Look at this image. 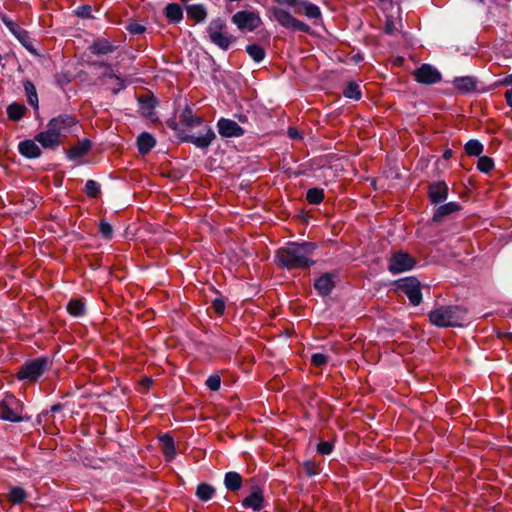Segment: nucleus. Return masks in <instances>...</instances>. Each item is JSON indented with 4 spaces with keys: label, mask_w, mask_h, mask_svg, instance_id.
Instances as JSON below:
<instances>
[{
    "label": "nucleus",
    "mask_w": 512,
    "mask_h": 512,
    "mask_svg": "<svg viewBox=\"0 0 512 512\" xmlns=\"http://www.w3.org/2000/svg\"><path fill=\"white\" fill-rule=\"evenodd\" d=\"M77 123L76 119L70 115L63 114L57 117L52 118L47 127L49 129L54 128V133L61 139L62 137H66L73 126Z\"/></svg>",
    "instance_id": "9"
},
{
    "label": "nucleus",
    "mask_w": 512,
    "mask_h": 512,
    "mask_svg": "<svg viewBox=\"0 0 512 512\" xmlns=\"http://www.w3.org/2000/svg\"><path fill=\"white\" fill-rule=\"evenodd\" d=\"M221 385V378L219 375H211L206 380V386L211 391H218Z\"/></svg>",
    "instance_id": "47"
},
{
    "label": "nucleus",
    "mask_w": 512,
    "mask_h": 512,
    "mask_svg": "<svg viewBox=\"0 0 512 512\" xmlns=\"http://www.w3.org/2000/svg\"><path fill=\"white\" fill-rule=\"evenodd\" d=\"M76 15L81 18H91L92 8L89 5H82L76 9Z\"/></svg>",
    "instance_id": "51"
},
{
    "label": "nucleus",
    "mask_w": 512,
    "mask_h": 512,
    "mask_svg": "<svg viewBox=\"0 0 512 512\" xmlns=\"http://www.w3.org/2000/svg\"><path fill=\"white\" fill-rule=\"evenodd\" d=\"M396 288L399 292L408 297L412 305L418 306L422 302L421 284L415 277H406L397 280Z\"/></svg>",
    "instance_id": "5"
},
{
    "label": "nucleus",
    "mask_w": 512,
    "mask_h": 512,
    "mask_svg": "<svg viewBox=\"0 0 512 512\" xmlns=\"http://www.w3.org/2000/svg\"><path fill=\"white\" fill-rule=\"evenodd\" d=\"M212 308L214 309L216 314L222 315L225 310L224 300L221 298H215L212 302Z\"/></svg>",
    "instance_id": "52"
},
{
    "label": "nucleus",
    "mask_w": 512,
    "mask_h": 512,
    "mask_svg": "<svg viewBox=\"0 0 512 512\" xmlns=\"http://www.w3.org/2000/svg\"><path fill=\"white\" fill-rule=\"evenodd\" d=\"M465 152L469 156H479L483 152V145L478 140H469L465 144Z\"/></svg>",
    "instance_id": "42"
},
{
    "label": "nucleus",
    "mask_w": 512,
    "mask_h": 512,
    "mask_svg": "<svg viewBox=\"0 0 512 512\" xmlns=\"http://www.w3.org/2000/svg\"><path fill=\"white\" fill-rule=\"evenodd\" d=\"M328 357L322 353H315L311 357V363L314 366L321 367L327 363Z\"/></svg>",
    "instance_id": "49"
},
{
    "label": "nucleus",
    "mask_w": 512,
    "mask_h": 512,
    "mask_svg": "<svg viewBox=\"0 0 512 512\" xmlns=\"http://www.w3.org/2000/svg\"><path fill=\"white\" fill-rule=\"evenodd\" d=\"M324 199V190L321 188H311L306 193V200L308 203L317 205Z\"/></svg>",
    "instance_id": "40"
},
{
    "label": "nucleus",
    "mask_w": 512,
    "mask_h": 512,
    "mask_svg": "<svg viewBox=\"0 0 512 512\" xmlns=\"http://www.w3.org/2000/svg\"><path fill=\"white\" fill-rule=\"evenodd\" d=\"M23 86H24V90H25V93H26V96H27L28 103L34 109L37 110L39 105H38V95H37V91H36L35 85L31 81L26 80V81H24Z\"/></svg>",
    "instance_id": "32"
},
{
    "label": "nucleus",
    "mask_w": 512,
    "mask_h": 512,
    "mask_svg": "<svg viewBox=\"0 0 512 512\" xmlns=\"http://www.w3.org/2000/svg\"><path fill=\"white\" fill-rule=\"evenodd\" d=\"M187 15L196 22H201L206 18L207 13L203 5L193 4L187 7Z\"/></svg>",
    "instance_id": "34"
},
{
    "label": "nucleus",
    "mask_w": 512,
    "mask_h": 512,
    "mask_svg": "<svg viewBox=\"0 0 512 512\" xmlns=\"http://www.w3.org/2000/svg\"><path fill=\"white\" fill-rule=\"evenodd\" d=\"M18 150L21 155L26 158H38L41 155V150L33 140L21 141L18 145Z\"/></svg>",
    "instance_id": "21"
},
{
    "label": "nucleus",
    "mask_w": 512,
    "mask_h": 512,
    "mask_svg": "<svg viewBox=\"0 0 512 512\" xmlns=\"http://www.w3.org/2000/svg\"><path fill=\"white\" fill-rule=\"evenodd\" d=\"M224 484L229 491H238L242 486V477L237 472H227L224 477Z\"/></svg>",
    "instance_id": "29"
},
{
    "label": "nucleus",
    "mask_w": 512,
    "mask_h": 512,
    "mask_svg": "<svg viewBox=\"0 0 512 512\" xmlns=\"http://www.w3.org/2000/svg\"><path fill=\"white\" fill-rule=\"evenodd\" d=\"M274 17L281 26L287 29L306 33L310 31V27L306 23L296 19L292 14L284 9H275Z\"/></svg>",
    "instance_id": "8"
},
{
    "label": "nucleus",
    "mask_w": 512,
    "mask_h": 512,
    "mask_svg": "<svg viewBox=\"0 0 512 512\" xmlns=\"http://www.w3.org/2000/svg\"><path fill=\"white\" fill-rule=\"evenodd\" d=\"M246 52L255 62H261L265 57L264 49L257 44L248 45L246 47Z\"/></svg>",
    "instance_id": "41"
},
{
    "label": "nucleus",
    "mask_w": 512,
    "mask_h": 512,
    "mask_svg": "<svg viewBox=\"0 0 512 512\" xmlns=\"http://www.w3.org/2000/svg\"><path fill=\"white\" fill-rule=\"evenodd\" d=\"M226 30V22L221 18L214 19L210 22L207 32L209 38H212Z\"/></svg>",
    "instance_id": "36"
},
{
    "label": "nucleus",
    "mask_w": 512,
    "mask_h": 512,
    "mask_svg": "<svg viewBox=\"0 0 512 512\" xmlns=\"http://www.w3.org/2000/svg\"><path fill=\"white\" fill-rule=\"evenodd\" d=\"M288 135L292 139H296L299 137V133H298L297 129L292 128V127L288 129Z\"/></svg>",
    "instance_id": "55"
},
{
    "label": "nucleus",
    "mask_w": 512,
    "mask_h": 512,
    "mask_svg": "<svg viewBox=\"0 0 512 512\" xmlns=\"http://www.w3.org/2000/svg\"><path fill=\"white\" fill-rule=\"evenodd\" d=\"M155 103V100L148 95H142L139 97L140 110L145 116H150L152 114V111L155 108Z\"/></svg>",
    "instance_id": "37"
},
{
    "label": "nucleus",
    "mask_w": 512,
    "mask_h": 512,
    "mask_svg": "<svg viewBox=\"0 0 512 512\" xmlns=\"http://www.w3.org/2000/svg\"><path fill=\"white\" fill-rule=\"evenodd\" d=\"M303 469L308 476H315L320 473L319 466L313 461H306L303 464Z\"/></svg>",
    "instance_id": "46"
},
{
    "label": "nucleus",
    "mask_w": 512,
    "mask_h": 512,
    "mask_svg": "<svg viewBox=\"0 0 512 512\" xmlns=\"http://www.w3.org/2000/svg\"><path fill=\"white\" fill-rule=\"evenodd\" d=\"M99 232L105 239H111L113 236V228L107 221H100Z\"/></svg>",
    "instance_id": "45"
},
{
    "label": "nucleus",
    "mask_w": 512,
    "mask_h": 512,
    "mask_svg": "<svg viewBox=\"0 0 512 512\" xmlns=\"http://www.w3.org/2000/svg\"><path fill=\"white\" fill-rule=\"evenodd\" d=\"M211 42L220 47L223 50H228L229 47L236 41V38L227 33L226 30L212 38H210Z\"/></svg>",
    "instance_id": "30"
},
{
    "label": "nucleus",
    "mask_w": 512,
    "mask_h": 512,
    "mask_svg": "<svg viewBox=\"0 0 512 512\" xmlns=\"http://www.w3.org/2000/svg\"><path fill=\"white\" fill-rule=\"evenodd\" d=\"M91 149V142L87 139L71 147L68 151L69 159H77L86 155Z\"/></svg>",
    "instance_id": "28"
},
{
    "label": "nucleus",
    "mask_w": 512,
    "mask_h": 512,
    "mask_svg": "<svg viewBox=\"0 0 512 512\" xmlns=\"http://www.w3.org/2000/svg\"><path fill=\"white\" fill-rule=\"evenodd\" d=\"M143 384H144V385H146V386H149V385L151 384V380H150V379H148V378H145V379L143 380Z\"/></svg>",
    "instance_id": "58"
},
{
    "label": "nucleus",
    "mask_w": 512,
    "mask_h": 512,
    "mask_svg": "<svg viewBox=\"0 0 512 512\" xmlns=\"http://www.w3.org/2000/svg\"><path fill=\"white\" fill-rule=\"evenodd\" d=\"M232 22L239 30L252 32L260 26L261 18L256 12L243 10L232 16Z\"/></svg>",
    "instance_id": "7"
},
{
    "label": "nucleus",
    "mask_w": 512,
    "mask_h": 512,
    "mask_svg": "<svg viewBox=\"0 0 512 512\" xmlns=\"http://www.w3.org/2000/svg\"><path fill=\"white\" fill-rule=\"evenodd\" d=\"M1 20L9 31L19 40V42L28 50L32 48L31 38L26 30L11 20L8 16L2 15Z\"/></svg>",
    "instance_id": "12"
},
{
    "label": "nucleus",
    "mask_w": 512,
    "mask_h": 512,
    "mask_svg": "<svg viewBox=\"0 0 512 512\" xmlns=\"http://www.w3.org/2000/svg\"><path fill=\"white\" fill-rule=\"evenodd\" d=\"M5 498L12 506L21 505L27 500L28 492L20 486H10Z\"/></svg>",
    "instance_id": "19"
},
{
    "label": "nucleus",
    "mask_w": 512,
    "mask_h": 512,
    "mask_svg": "<svg viewBox=\"0 0 512 512\" xmlns=\"http://www.w3.org/2000/svg\"><path fill=\"white\" fill-rule=\"evenodd\" d=\"M467 310L458 305L441 306L429 313V321L437 327H460L466 322Z\"/></svg>",
    "instance_id": "2"
},
{
    "label": "nucleus",
    "mask_w": 512,
    "mask_h": 512,
    "mask_svg": "<svg viewBox=\"0 0 512 512\" xmlns=\"http://www.w3.org/2000/svg\"><path fill=\"white\" fill-rule=\"evenodd\" d=\"M165 15L172 23H178L183 18V11L179 4L170 3L165 8Z\"/></svg>",
    "instance_id": "31"
},
{
    "label": "nucleus",
    "mask_w": 512,
    "mask_h": 512,
    "mask_svg": "<svg viewBox=\"0 0 512 512\" xmlns=\"http://www.w3.org/2000/svg\"><path fill=\"white\" fill-rule=\"evenodd\" d=\"M333 451V444L328 441H321L317 445V452L322 455H329Z\"/></svg>",
    "instance_id": "48"
},
{
    "label": "nucleus",
    "mask_w": 512,
    "mask_h": 512,
    "mask_svg": "<svg viewBox=\"0 0 512 512\" xmlns=\"http://www.w3.org/2000/svg\"><path fill=\"white\" fill-rule=\"evenodd\" d=\"M461 208L462 207L458 202H449L440 205L436 208L432 220L434 222H441L445 217L449 216L450 214L460 211Z\"/></svg>",
    "instance_id": "18"
},
{
    "label": "nucleus",
    "mask_w": 512,
    "mask_h": 512,
    "mask_svg": "<svg viewBox=\"0 0 512 512\" xmlns=\"http://www.w3.org/2000/svg\"><path fill=\"white\" fill-rule=\"evenodd\" d=\"M334 281L331 274L326 273L315 280L314 287L318 293L322 296H326L331 293L334 288Z\"/></svg>",
    "instance_id": "20"
},
{
    "label": "nucleus",
    "mask_w": 512,
    "mask_h": 512,
    "mask_svg": "<svg viewBox=\"0 0 512 512\" xmlns=\"http://www.w3.org/2000/svg\"><path fill=\"white\" fill-rule=\"evenodd\" d=\"M156 145L155 138L148 132L141 133L137 138V146L140 154H147Z\"/></svg>",
    "instance_id": "25"
},
{
    "label": "nucleus",
    "mask_w": 512,
    "mask_h": 512,
    "mask_svg": "<svg viewBox=\"0 0 512 512\" xmlns=\"http://www.w3.org/2000/svg\"><path fill=\"white\" fill-rule=\"evenodd\" d=\"M414 77L418 83L435 84L441 80L440 72L429 64H422L414 72Z\"/></svg>",
    "instance_id": "10"
},
{
    "label": "nucleus",
    "mask_w": 512,
    "mask_h": 512,
    "mask_svg": "<svg viewBox=\"0 0 512 512\" xmlns=\"http://www.w3.org/2000/svg\"><path fill=\"white\" fill-rule=\"evenodd\" d=\"M85 193L88 197L97 198L101 194L99 183L95 180H88L85 184Z\"/></svg>",
    "instance_id": "43"
},
{
    "label": "nucleus",
    "mask_w": 512,
    "mask_h": 512,
    "mask_svg": "<svg viewBox=\"0 0 512 512\" xmlns=\"http://www.w3.org/2000/svg\"><path fill=\"white\" fill-rule=\"evenodd\" d=\"M159 441L161 443L162 452L165 456V459L167 461L172 460L176 455V449L173 438L168 434H164L159 438Z\"/></svg>",
    "instance_id": "26"
},
{
    "label": "nucleus",
    "mask_w": 512,
    "mask_h": 512,
    "mask_svg": "<svg viewBox=\"0 0 512 512\" xmlns=\"http://www.w3.org/2000/svg\"><path fill=\"white\" fill-rule=\"evenodd\" d=\"M127 30L130 34L141 35L146 31V28L142 24L134 22V23H130L127 26Z\"/></svg>",
    "instance_id": "50"
},
{
    "label": "nucleus",
    "mask_w": 512,
    "mask_h": 512,
    "mask_svg": "<svg viewBox=\"0 0 512 512\" xmlns=\"http://www.w3.org/2000/svg\"><path fill=\"white\" fill-rule=\"evenodd\" d=\"M52 365V361L48 357L35 358L26 361L19 367L17 378L34 382L38 380Z\"/></svg>",
    "instance_id": "3"
},
{
    "label": "nucleus",
    "mask_w": 512,
    "mask_h": 512,
    "mask_svg": "<svg viewBox=\"0 0 512 512\" xmlns=\"http://www.w3.org/2000/svg\"><path fill=\"white\" fill-rule=\"evenodd\" d=\"M504 84L508 85V84H512V74L508 75L505 79H504Z\"/></svg>",
    "instance_id": "57"
},
{
    "label": "nucleus",
    "mask_w": 512,
    "mask_h": 512,
    "mask_svg": "<svg viewBox=\"0 0 512 512\" xmlns=\"http://www.w3.org/2000/svg\"><path fill=\"white\" fill-rule=\"evenodd\" d=\"M263 502V494L261 490L257 488L242 501V505L246 508H252L254 511H259L263 508Z\"/></svg>",
    "instance_id": "22"
},
{
    "label": "nucleus",
    "mask_w": 512,
    "mask_h": 512,
    "mask_svg": "<svg viewBox=\"0 0 512 512\" xmlns=\"http://www.w3.org/2000/svg\"><path fill=\"white\" fill-rule=\"evenodd\" d=\"M35 141L40 143L42 147L53 149L60 145L61 139L54 133V128L40 132L35 136Z\"/></svg>",
    "instance_id": "16"
},
{
    "label": "nucleus",
    "mask_w": 512,
    "mask_h": 512,
    "mask_svg": "<svg viewBox=\"0 0 512 512\" xmlns=\"http://www.w3.org/2000/svg\"><path fill=\"white\" fill-rule=\"evenodd\" d=\"M25 110L26 108L23 105L12 103L7 107V115L10 120L19 121L23 117Z\"/></svg>",
    "instance_id": "39"
},
{
    "label": "nucleus",
    "mask_w": 512,
    "mask_h": 512,
    "mask_svg": "<svg viewBox=\"0 0 512 512\" xmlns=\"http://www.w3.org/2000/svg\"><path fill=\"white\" fill-rule=\"evenodd\" d=\"M100 65L107 67V71L104 72L101 77L103 83L108 85L109 89L114 94L123 90L125 88L124 80L120 76L116 75L108 64L101 63Z\"/></svg>",
    "instance_id": "15"
},
{
    "label": "nucleus",
    "mask_w": 512,
    "mask_h": 512,
    "mask_svg": "<svg viewBox=\"0 0 512 512\" xmlns=\"http://www.w3.org/2000/svg\"><path fill=\"white\" fill-rule=\"evenodd\" d=\"M117 46L105 38H97L90 45L89 50L93 55H108L116 50Z\"/></svg>",
    "instance_id": "17"
},
{
    "label": "nucleus",
    "mask_w": 512,
    "mask_h": 512,
    "mask_svg": "<svg viewBox=\"0 0 512 512\" xmlns=\"http://www.w3.org/2000/svg\"><path fill=\"white\" fill-rule=\"evenodd\" d=\"M388 262V270L392 274L409 271L413 269L416 264L415 259L410 254L403 251L393 253Z\"/></svg>",
    "instance_id": "6"
},
{
    "label": "nucleus",
    "mask_w": 512,
    "mask_h": 512,
    "mask_svg": "<svg viewBox=\"0 0 512 512\" xmlns=\"http://www.w3.org/2000/svg\"><path fill=\"white\" fill-rule=\"evenodd\" d=\"M296 14H303L310 19H318L321 17L320 8L308 1L299 3V7L294 10Z\"/></svg>",
    "instance_id": "23"
},
{
    "label": "nucleus",
    "mask_w": 512,
    "mask_h": 512,
    "mask_svg": "<svg viewBox=\"0 0 512 512\" xmlns=\"http://www.w3.org/2000/svg\"><path fill=\"white\" fill-rule=\"evenodd\" d=\"M396 31V26L391 18H388L385 26H384V32L386 34L392 35Z\"/></svg>",
    "instance_id": "53"
},
{
    "label": "nucleus",
    "mask_w": 512,
    "mask_h": 512,
    "mask_svg": "<svg viewBox=\"0 0 512 512\" xmlns=\"http://www.w3.org/2000/svg\"><path fill=\"white\" fill-rule=\"evenodd\" d=\"M215 489L207 483H201L197 486L196 496L199 500L207 502L213 498Z\"/></svg>",
    "instance_id": "33"
},
{
    "label": "nucleus",
    "mask_w": 512,
    "mask_h": 512,
    "mask_svg": "<svg viewBox=\"0 0 512 512\" xmlns=\"http://www.w3.org/2000/svg\"><path fill=\"white\" fill-rule=\"evenodd\" d=\"M67 311L73 317L85 314V304L80 299H71L67 304Z\"/></svg>",
    "instance_id": "35"
},
{
    "label": "nucleus",
    "mask_w": 512,
    "mask_h": 512,
    "mask_svg": "<svg viewBox=\"0 0 512 512\" xmlns=\"http://www.w3.org/2000/svg\"><path fill=\"white\" fill-rule=\"evenodd\" d=\"M316 249L313 242L289 243L277 250L276 259L279 266L287 269H305L313 265L312 259Z\"/></svg>",
    "instance_id": "1"
},
{
    "label": "nucleus",
    "mask_w": 512,
    "mask_h": 512,
    "mask_svg": "<svg viewBox=\"0 0 512 512\" xmlns=\"http://www.w3.org/2000/svg\"><path fill=\"white\" fill-rule=\"evenodd\" d=\"M180 122L188 128H193L202 125L203 118L194 115L192 109L186 106L180 115Z\"/></svg>",
    "instance_id": "24"
},
{
    "label": "nucleus",
    "mask_w": 512,
    "mask_h": 512,
    "mask_svg": "<svg viewBox=\"0 0 512 512\" xmlns=\"http://www.w3.org/2000/svg\"><path fill=\"white\" fill-rule=\"evenodd\" d=\"M218 133L224 138L241 137L245 130L235 121L227 118H220L217 121Z\"/></svg>",
    "instance_id": "11"
},
{
    "label": "nucleus",
    "mask_w": 512,
    "mask_h": 512,
    "mask_svg": "<svg viewBox=\"0 0 512 512\" xmlns=\"http://www.w3.org/2000/svg\"><path fill=\"white\" fill-rule=\"evenodd\" d=\"M448 185L444 181L433 182L428 186V197L432 204L444 202L448 197Z\"/></svg>",
    "instance_id": "14"
},
{
    "label": "nucleus",
    "mask_w": 512,
    "mask_h": 512,
    "mask_svg": "<svg viewBox=\"0 0 512 512\" xmlns=\"http://www.w3.org/2000/svg\"><path fill=\"white\" fill-rule=\"evenodd\" d=\"M239 121H241L242 123H244L246 121V117L245 116H241L239 117Z\"/></svg>",
    "instance_id": "59"
},
{
    "label": "nucleus",
    "mask_w": 512,
    "mask_h": 512,
    "mask_svg": "<svg viewBox=\"0 0 512 512\" xmlns=\"http://www.w3.org/2000/svg\"><path fill=\"white\" fill-rule=\"evenodd\" d=\"M22 409L20 400L7 393L0 401V419L9 422H21L23 421Z\"/></svg>",
    "instance_id": "4"
},
{
    "label": "nucleus",
    "mask_w": 512,
    "mask_h": 512,
    "mask_svg": "<svg viewBox=\"0 0 512 512\" xmlns=\"http://www.w3.org/2000/svg\"><path fill=\"white\" fill-rule=\"evenodd\" d=\"M343 95L349 99L360 100L362 93L359 84L354 81L349 82L343 91Z\"/></svg>",
    "instance_id": "38"
},
{
    "label": "nucleus",
    "mask_w": 512,
    "mask_h": 512,
    "mask_svg": "<svg viewBox=\"0 0 512 512\" xmlns=\"http://www.w3.org/2000/svg\"><path fill=\"white\" fill-rule=\"evenodd\" d=\"M62 407L63 406L61 404H55V405L51 406L50 411L53 412V413L54 412H58V411H60L62 409Z\"/></svg>",
    "instance_id": "56"
},
{
    "label": "nucleus",
    "mask_w": 512,
    "mask_h": 512,
    "mask_svg": "<svg viewBox=\"0 0 512 512\" xmlns=\"http://www.w3.org/2000/svg\"><path fill=\"white\" fill-rule=\"evenodd\" d=\"M477 168L481 172L488 173L494 168V161L488 156H481L478 159Z\"/></svg>",
    "instance_id": "44"
},
{
    "label": "nucleus",
    "mask_w": 512,
    "mask_h": 512,
    "mask_svg": "<svg viewBox=\"0 0 512 512\" xmlns=\"http://www.w3.org/2000/svg\"><path fill=\"white\" fill-rule=\"evenodd\" d=\"M453 84L456 89L463 93H470L476 90V81L470 76L455 78Z\"/></svg>",
    "instance_id": "27"
},
{
    "label": "nucleus",
    "mask_w": 512,
    "mask_h": 512,
    "mask_svg": "<svg viewBox=\"0 0 512 512\" xmlns=\"http://www.w3.org/2000/svg\"><path fill=\"white\" fill-rule=\"evenodd\" d=\"M283 2L291 7H295V9H296L299 7V3H301L302 1H300V0H284Z\"/></svg>",
    "instance_id": "54"
},
{
    "label": "nucleus",
    "mask_w": 512,
    "mask_h": 512,
    "mask_svg": "<svg viewBox=\"0 0 512 512\" xmlns=\"http://www.w3.org/2000/svg\"><path fill=\"white\" fill-rule=\"evenodd\" d=\"M216 138V135L211 127L206 126L205 127V133L199 136L194 135H185L181 139L184 142H189L194 144L197 148L205 149L209 147L214 139Z\"/></svg>",
    "instance_id": "13"
}]
</instances>
